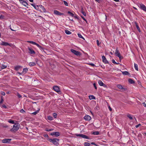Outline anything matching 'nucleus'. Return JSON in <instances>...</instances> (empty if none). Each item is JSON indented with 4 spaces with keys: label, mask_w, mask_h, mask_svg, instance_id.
Instances as JSON below:
<instances>
[{
    "label": "nucleus",
    "mask_w": 146,
    "mask_h": 146,
    "mask_svg": "<svg viewBox=\"0 0 146 146\" xmlns=\"http://www.w3.org/2000/svg\"><path fill=\"white\" fill-rule=\"evenodd\" d=\"M122 74L124 75H128V72L127 71H125L122 72Z\"/></svg>",
    "instance_id": "40"
},
{
    "label": "nucleus",
    "mask_w": 146,
    "mask_h": 146,
    "mask_svg": "<svg viewBox=\"0 0 146 146\" xmlns=\"http://www.w3.org/2000/svg\"><path fill=\"white\" fill-rule=\"evenodd\" d=\"M40 110V109H39L38 110H37L36 111H35L32 113V114H33L34 115H36V114L39 112Z\"/></svg>",
    "instance_id": "29"
},
{
    "label": "nucleus",
    "mask_w": 146,
    "mask_h": 146,
    "mask_svg": "<svg viewBox=\"0 0 146 146\" xmlns=\"http://www.w3.org/2000/svg\"><path fill=\"white\" fill-rule=\"evenodd\" d=\"M54 13L56 15H64V13H60L56 10H54Z\"/></svg>",
    "instance_id": "15"
},
{
    "label": "nucleus",
    "mask_w": 146,
    "mask_h": 146,
    "mask_svg": "<svg viewBox=\"0 0 146 146\" xmlns=\"http://www.w3.org/2000/svg\"><path fill=\"white\" fill-rule=\"evenodd\" d=\"M81 17L82 18V19L84 20L87 23V21L86 19L82 16H81Z\"/></svg>",
    "instance_id": "57"
},
{
    "label": "nucleus",
    "mask_w": 146,
    "mask_h": 146,
    "mask_svg": "<svg viewBox=\"0 0 146 146\" xmlns=\"http://www.w3.org/2000/svg\"><path fill=\"white\" fill-rule=\"evenodd\" d=\"M112 62L115 64H119V63H117V62H115V60H114V59H113L112 60Z\"/></svg>",
    "instance_id": "37"
},
{
    "label": "nucleus",
    "mask_w": 146,
    "mask_h": 146,
    "mask_svg": "<svg viewBox=\"0 0 146 146\" xmlns=\"http://www.w3.org/2000/svg\"><path fill=\"white\" fill-rule=\"evenodd\" d=\"M81 13L83 14L84 15V16H86V13L84 11H81Z\"/></svg>",
    "instance_id": "51"
},
{
    "label": "nucleus",
    "mask_w": 146,
    "mask_h": 146,
    "mask_svg": "<svg viewBox=\"0 0 146 146\" xmlns=\"http://www.w3.org/2000/svg\"><path fill=\"white\" fill-rule=\"evenodd\" d=\"M141 125L140 124H138L136 125L135 126V127L136 128H137L139 126Z\"/></svg>",
    "instance_id": "59"
},
{
    "label": "nucleus",
    "mask_w": 146,
    "mask_h": 146,
    "mask_svg": "<svg viewBox=\"0 0 146 146\" xmlns=\"http://www.w3.org/2000/svg\"><path fill=\"white\" fill-rule=\"evenodd\" d=\"M21 67V66L19 65L16 66L14 68V70L16 71L18 70Z\"/></svg>",
    "instance_id": "19"
},
{
    "label": "nucleus",
    "mask_w": 146,
    "mask_h": 146,
    "mask_svg": "<svg viewBox=\"0 0 146 146\" xmlns=\"http://www.w3.org/2000/svg\"><path fill=\"white\" fill-rule=\"evenodd\" d=\"M11 139H5L2 140V142L3 143H9Z\"/></svg>",
    "instance_id": "9"
},
{
    "label": "nucleus",
    "mask_w": 146,
    "mask_h": 146,
    "mask_svg": "<svg viewBox=\"0 0 146 146\" xmlns=\"http://www.w3.org/2000/svg\"><path fill=\"white\" fill-rule=\"evenodd\" d=\"M84 145L85 146H89L90 145V144L89 143L85 142L84 143Z\"/></svg>",
    "instance_id": "38"
},
{
    "label": "nucleus",
    "mask_w": 146,
    "mask_h": 146,
    "mask_svg": "<svg viewBox=\"0 0 146 146\" xmlns=\"http://www.w3.org/2000/svg\"><path fill=\"white\" fill-rule=\"evenodd\" d=\"M17 96L19 98H21L22 97L21 95H20L19 93H17Z\"/></svg>",
    "instance_id": "42"
},
{
    "label": "nucleus",
    "mask_w": 146,
    "mask_h": 146,
    "mask_svg": "<svg viewBox=\"0 0 146 146\" xmlns=\"http://www.w3.org/2000/svg\"><path fill=\"white\" fill-rule=\"evenodd\" d=\"M8 122L11 123L12 124H15L14 123V121L12 119H10L8 121Z\"/></svg>",
    "instance_id": "31"
},
{
    "label": "nucleus",
    "mask_w": 146,
    "mask_h": 146,
    "mask_svg": "<svg viewBox=\"0 0 146 146\" xmlns=\"http://www.w3.org/2000/svg\"><path fill=\"white\" fill-rule=\"evenodd\" d=\"M0 106H1V107L2 108H5V109L7 108V107L4 104H3V105H1Z\"/></svg>",
    "instance_id": "45"
},
{
    "label": "nucleus",
    "mask_w": 146,
    "mask_h": 146,
    "mask_svg": "<svg viewBox=\"0 0 146 146\" xmlns=\"http://www.w3.org/2000/svg\"><path fill=\"white\" fill-rule=\"evenodd\" d=\"M28 71V69L27 68H25L23 69V70L22 71V73H23V74H25Z\"/></svg>",
    "instance_id": "18"
},
{
    "label": "nucleus",
    "mask_w": 146,
    "mask_h": 146,
    "mask_svg": "<svg viewBox=\"0 0 146 146\" xmlns=\"http://www.w3.org/2000/svg\"><path fill=\"white\" fill-rule=\"evenodd\" d=\"M76 19H79V18L78 16L76 15L75 16H74V17Z\"/></svg>",
    "instance_id": "52"
},
{
    "label": "nucleus",
    "mask_w": 146,
    "mask_h": 146,
    "mask_svg": "<svg viewBox=\"0 0 146 146\" xmlns=\"http://www.w3.org/2000/svg\"><path fill=\"white\" fill-rule=\"evenodd\" d=\"M53 129H45V131H52L53 130Z\"/></svg>",
    "instance_id": "47"
},
{
    "label": "nucleus",
    "mask_w": 146,
    "mask_h": 146,
    "mask_svg": "<svg viewBox=\"0 0 146 146\" xmlns=\"http://www.w3.org/2000/svg\"><path fill=\"white\" fill-rule=\"evenodd\" d=\"M95 1L96 2H98V3H100V1L101 0H95Z\"/></svg>",
    "instance_id": "64"
},
{
    "label": "nucleus",
    "mask_w": 146,
    "mask_h": 146,
    "mask_svg": "<svg viewBox=\"0 0 146 146\" xmlns=\"http://www.w3.org/2000/svg\"><path fill=\"white\" fill-rule=\"evenodd\" d=\"M139 5L141 9L146 12V7L144 5L141 3L139 4Z\"/></svg>",
    "instance_id": "12"
},
{
    "label": "nucleus",
    "mask_w": 146,
    "mask_h": 146,
    "mask_svg": "<svg viewBox=\"0 0 146 146\" xmlns=\"http://www.w3.org/2000/svg\"><path fill=\"white\" fill-rule=\"evenodd\" d=\"M103 62L105 64H108L109 63L108 61L107 60L106 58L105 59V60H104V61H103Z\"/></svg>",
    "instance_id": "39"
},
{
    "label": "nucleus",
    "mask_w": 146,
    "mask_h": 146,
    "mask_svg": "<svg viewBox=\"0 0 146 146\" xmlns=\"http://www.w3.org/2000/svg\"><path fill=\"white\" fill-rule=\"evenodd\" d=\"M4 16L3 15H1L0 14V19H3L4 18Z\"/></svg>",
    "instance_id": "48"
},
{
    "label": "nucleus",
    "mask_w": 146,
    "mask_h": 146,
    "mask_svg": "<svg viewBox=\"0 0 146 146\" xmlns=\"http://www.w3.org/2000/svg\"><path fill=\"white\" fill-rule=\"evenodd\" d=\"M1 95L3 96H5V93L4 92H1Z\"/></svg>",
    "instance_id": "55"
},
{
    "label": "nucleus",
    "mask_w": 146,
    "mask_h": 146,
    "mask_svg": "<svg viewBox=\"0 0 146 146\" xmlns=\"http://www.w3.org/2000/svg\"><path fill=\"white\" fill-rule=\"evenodd\" d=\"M96 42H97V45L98 46H99V40H97L96 41Z\"/></svg>",
    "instance_id": "60"
},
{
    "label": "nucleus",
    "mask_w": 146,
    "mask_h": 146,
    "mask_svg": "<svg viewBox=\"0 0 146 146\" xmlns=\"http://www.w3.org/2000/svg\"><path fill=\"white\" fill-rule=\"evenodd\" d=\"M93 86L95 88V89H96V90H97V88L96 87V84L95 83H94L93 84Z\"/></svg>",
    "instance_id": "53"
},
{
    "label": "nucleus",
    "mask_w": 146,
    "mask_h": 146,
    "mask_svg": "<svg viewBox=\"0 0 146 146\" xmlns=\"http://www.w3.org/2000/svg\"><path fill=\"white\" fill-rule=\"evenodd\" d=\"M115 55L116 56H118L119 58V59L120 60V59L121 58V54L119 52V51L118 50L117 48L116 49V50L115 53Z\"/></svg>",
    "instance_id": "7"
},
{
    "label": "nucleus",
    "mask_w": 146,
    "mask_h": 146,
    "mask_svg": "<svg viewBox=\"0 0 146 146\" xmlns=\"http://www.w3.org/2000/svg\"><path fill=\"white\" fill-rule=\"evenodd\" d=\"M98 83L99 85L101 86H103V85H104V83H103V82H102V81L100 80L98 81Z\"/></svg>",
    "instance_id": "27"
},
{
    "label": "nucleus",
    "mask_w": 146,
    "mask_h": 146,
    "mask_svg": "<svg viewBox=\"0 0 146 146\" xmlns=\"http://www.w3.org/2000/svg\"><path fill=\"white\" fill-rule=\"evenodd\" d=\"M20 3H22L24 6L26 7L27 8H28V7H27V6L28 5V3L27 2L23 0H19Z\"/></svg>",
    "instance_id": "8"
},
{
    "label": "nucleus",
    "mask_w": 146,
    "mask_h": 146,
    "mask_svg": "<svg viewBox=\"0 0 146 146\" xmlns=\"http://www.w3.org/2000/svg\"><path fill=\"white\" fill-rule=\"evenodd\" d=\"M63 2H64V4L66 6H68V3H67V2L65 1H63Z\"/></svg>",
    "instance_id": "46"
},
{
    "label": "nucleus",
    "mask_w": 146,
    "mask_h": 146,
    "mask_svg": "<svg viewBox=\"0 0 146 146\" xmlns=\"http://www.w3.org/2000/svg\"><path fill=\"white\" fill-rule=\"evenodd\" d=\"M48 140L55 145L57 146L59 145L58 142L59 140L58 139L56 138L48 139Z\"/></svg>",
    "instance_id": "1"
},
{
    "label": "nucleus",
    "mask_w": 146,
    "mask_h": 146,
    "mask_svg": "<svg viewBox=\"0 0 146 146\" xmlns=\"http://www.w3.org/2000/svg\"><path fill=\"white\" fill-rule=\"evenodd\" d=\"M27 42L28 43L32 44H34V45H36V44H37L36 43L34 42H33V41H27Z\"/></svg>",
    "instance_id": "23"
},
{
    "label": "nucleus",
    "mask_w": 146,
    "mask_h": 146,
    "mask_svg": "<svg viewBox=\"0 0 146 146\" xmlns=\"http://www.w3.org/2000/svg\"><path fill=\"white\" fill-rule=\"evenodd\" d=\"M89 98L90 100H92V99H95L96 98L93 95H91L89 96Z\"/></svg>",
    "instance_id": "22"
},
{
    "label": "nucleus",
    "mask_w": 146,
    "mask_h": 146,
    "mask_svg": "<svg viewBox=\"0 0 146 146\" xmlns=\"http://www.w3.org/2000/svg\"><path fill=\"white\" fill-rule=\"evenodd\" d=\"M94 109L96 110H98L100 109L99 106H96L94 108Z\"/></svg>",
    "instance_id": "44"
},
{
    "label": "nucleus",
    "mask_w": 146,
    "mask_h": 146,
    "mask_svg": "<svg viewBox=\"0 0 146 146\" xmlns=\"http://www.w3.org/2000/svg\"><path fill=\"white\" fill-rule=\"evenodd\" d=\"M135 26L137 28V29L138 30V31L139 32H140L141 31L140 29V28L139 27V26L138 25L137 23L136 22H135Z\"/></svg>",
    "instance_id": "21"
},
{
    "label": "nucleus",
    "mask_w": 146,
    "mask_h": 146,
    "mask_svg": "<svg viewBox=\"0 0 146 146\" xmlns=\"http://www.w3.org/2000/svg\"><path fill=\"white\" fill-rule=\"evenodd\" d=\"M99 134V133L98 131H94L92 132V134L93 135H98Z\"/></svg>",
    "instance_id": "25"
},
{
    "label": "nucleus",
    "mask_w": 146,
    "mask_h": 146,
    "mask_svg": "<svg viewBox=\"0 0 146 146\" xmlns=\"http://www.w3.org/2000/svg\"><path fill=\"white\" fill-rule=\"evenodd\" d=\"M29 65L31 66H35L36 63L35 62H30L29 63Z\"/></svg>",
    "instance_id": "20"
},
{
    "label": "nucleus",
    "mask_w": 146,
    "mask_h": 146,
    "mask_svg": "<svg viewBox=\"0 0 146 146\" xmlns=\"http://www.w3.org/2000/svg\"><path fill=\"white\" fill-rule=\"evenodd\" d=\"M134 67L135 70L137 71L138 70V65L136 64H134Z\"/></svg>",
    "instance_id": "32"
},
{
    "label": "nucleus",
    "mask_w": 146,
    "mask_h": 146,
    "mask_svg": "<svg viewBox=\"0 0 146 146\" xmlns=\"http://www.w3.org/2000/svg\"><path fill=\"white\" fill-rule=\"evenodd\" d=\"M53 89L55 91L57 92H59L60 91L59 87L57 86H54Z\"/></svg>",
    "instance_id": "10"
},
{
    "label": "nucleus",
    "mask_w": 146,
    "mask_h": 146,
    "mask_svg": "<svg viewBox=\"0 0 146 146\" xmlns=\"http://www.w3.org/2000/svg\"><path fill=\"white\" fill-rule=\"evenodd\" d=\"M84 118L86 120L90 121L91 119V117L89 115H85Z\"/></svg>",
    "instance_id": "16"
},
{
    "label": "nucleus",
    "mask_w": 146,
    "mask_h": 146,
    "mask_svg": "<svg viewBox=\"0 0 146 146\" xmlns=\"http://www.w3.org/2000/svg\"><path fill=\"white\" fill-rule=\"evenodd\" d=\"M133 116H131L130 114H128V118L131 120H133Z\"/></svg>",
    "instance_id": "28"
},
{
    "label": "nucleus",
    "mask_w": 146,
    "mask_h": 146,
    "mask_svg": "<svg viewBox=\"0 0 146 146\" xmlns=\"http://www.w3.org/2000/svg\"><path fill=\"white\" fill-rule=\"evenodd\" d=\"M53 115L54 118H56L57 116V114L55 113H53Z\"/></svg>",
    "instance_id": "41"
},
{
    "label": "nucleus",
    "mask_w": 146,
    "mask_h": 146,
    "mask_svg": "<svg viewBox=\"0 0 146 146\" xmlns=\"http://www.w3.org/2000/svg\"><path fill=\"white\" fill-rule=\"evenodd\" d=\"M117 87L119 89H123V87L122 86L121 84H117Z\"/></svg>",
    "instance_id": "26"
},
{
    "label": "nucleus",
    "mask_w": 146,
    "mask_h": 146,
    "mask_svg": "<svg viewBox=\"0 0 146 146\" xmlns=\"http://www.w3.org/2000/svg\"><path fill=\"white\" fill-rule=\"evenodd\" d=\"M20 125L18 123H15L13 125V127L11 129L10 131L13 132H15L18 130L19 128Z\"/></svg>",
    "instance_id": "2"
},
{
    "label": "nucleus",
    "mask_w": 146,
    "mask_h": 146,
    "mask_svg": "<svg viewBox=\"0 0 146 146\" xmlns=\"http://www.w3.org/2000/svg\"><path fill=\"white\" fill-rule=\"evenodd\" d=\"M4 101V100L3 99V97L2 96H1V100L0 101V105H1V104L3 103V102Z\"/></svg>",
    "instance_id": "30"
},
{
    "label": "nucleus",
    "mask_w": 146,
    "mask_h": 146,
    "mask_svg": "<svg viewBox=\"0 0 146 146\" xmlns=\"http://www.w3.org/2000/svg\"><path fill=\"white\" fill-rule=\"evenodd\" d=\"M47 118L50 121H52L53 119L52 117L51 116H48Z\"/></svg>",
    "instance_id": "34"
},
{
    "label": "nucleus",
    "mask_w": 146,
    "mask_h": 146,
    "mask_svg": "<svg viewBox=\"0 0 146 146\" xmlns=\"http://www.w3.org/2000/svg\"><path fill=\"white\" fill-rule=\"evenodd\" d=\"M143 106L145 107H146V104L145 103V102H143Z\"/></svg>",
    "instance_id": "62"
},
{
    "label": "nucleus",
    "mask_w": 146,
    "mask_h": 146,
    "mask_svg": "<svg viewBox=\"0 0 146 146\" xmlns=\"http://www.w3.org/2000/svg\"><path fill=\"white\" fill-rule=\"evenodd\" d=\"M17 74H19V75H22V74H23V73H22V72H17Z\"/></svg>",
    "instance_id": "58"
},
{
    "label": "nucleus",
    "mask_w": 146,
    "mask_h": 146,
    "mask_svg": "<svg viewBox=\"0 0 146 146\" xmlns=\"http://www.w3.org/2000/svg\"><path fill=\"white\" fill-rule=\"evenodd\" d=\"M65 33L67 35H70L72 33L67 30H66L65 31Z\"/></svg>",
    "instance_id": "24"
},
{
    "label": "nucleus",
    "mask_w": 146,
    "mask_h": 146,
    "mask_svg": "<svg viewBox=\"0 0 146 146\" xmlns=\"http://www.w3.org/2000/svg\"><path fill=\"white\" fill-rule=\"evenodd\" d=\"M76 135L77 137H81L82 138H86V139H90V138H89V137H88V136H87L85 135H83V134H76Z\"/></svg>",
    "instance_id": "4"
},
{
    "label": "nucleus",
    "mask_w": 146,
    "mask_h": 146,
    "mask_svg": "<svg viewBox=\"0 0 146 146\" xmlns=\"http://www.w3.org/2000/svg\"><path fill=\"white\" fill-rule=\"evenodd\" d=\"M108 108H109V110L110 111H111L112 110V109L111 108V107L110 106H109Z\"/></svg>",
    "instance_id": "61"
},
{
    "label": "nucleus",
    "mask_w": 146,
    "mask_h": 146,
    "mask_svg": "<svg viewBox=\"0 0 146 146\" xmlns=\"http://www.w3.org/2000/svg\"><path fill=\"white\" fill-rule=\"evenodd\" d=\"M31 5L33 6L37 10V6H36V5H35L33 3H31Z\"/></svg>",
    "instance_id": "35"
},
{
    "label": "nucleus",
    "mask_w": 146,
    "mask_h": 146,
    "mask_svg": "<svg viewBox=\"0 0 146 146\" xmlns=\"http://www.w3.org/2000/svg\"><path fill=\"white\" fill-rule=\"evenodd\" d=\"M0 44L5 46H9L11 47H12L13 46V45L12 44H9L7 42L3 41H2V42L0 43Z\"/></svg>",
    "instance_id": "6"
},
{
    "label": "nucleus",
    "mask_w": 146,
    "mask_h": 146,
    "mask_svg": "<svg viewBox=\"0 0 146 146\" xmlns=\"http://www.w3.org/2000/svg\"><path fill=\"white\" fill-rule=\"evenodd\" d=\"M68 13L70 15V16H71L72 17H74V14L71 12L68 11Z\"/></svg>",
    "instance_id": "33"
},
{
    "label": "nucleus",
    "mask_w": 146,
    "mask_h": 146,
    "mask_svg": "<svg viewBox=\"0 0 146 146\" xmlns=\"http://www.w3.org/2000/svg\"><path fill=\"white\" fill-rule=\"evenodd\" d=\"M28 49L29 51V53L31 54H35V51L33 50V49L31 48L28 47Z\"/></svg>",
    "instance_id": "13"
},
{
    "label": "nucleus",
    "mask_w": 146,
    "mask_h": 146,
    "mask_svg": "<svg viewBox=\"0 0 146 146\" xmlns=\"http://www.w3.org/2000/svg\"><path fill=\"white\" fill-rule=\"evenodd\" d=\"M1 68L4 69V68H6L7 67V66L4 65L3 64L1 66Z\"/></svg>",
    "instance_id": "43"
},
{
    "label": "nucleus",
    "mask_w": 146,
    "mask_h": 146,
    "mask_svg": "<svg viewBox=\"0 0 146 146\" xmlns=\"http://www.w3.org/2000/svg\"><path fill=\"white\" fill-rule=\"evenodd\" d=\"M44 136L45 137L48 138L49 137L48 134H45L44 135Z\"/></svg>",
    "instance_id": "54"
},
{
    "label": "nucleus",
    "mask_w": 146,
    "mask_h": 146,
    "mask_svg": "<svg viewBox=\"0 0 146 146\" xmlns=\"http://www.w3.org/2000/svg\"><path fill=\"white\" fill-rule=\"evenodd\" d=\"M78 35L79 38L83 39L84 40V38L82 36L81 34L78 33Z\"/></svg>",
    "instance_id": "36"
},
{
    "label": "nucleus",
    "mask_w": 146,
    "mask_h": 146,
    "mask_svg": "<svg viewBox=\"0 0 146 146\" xmlns=\"http://www.w3.org/2000/svg\"><path fill=\"white\" fill-rule=\"evenodd\" d=\"M71 51L76 56H80L81 55L80 52L76 50L73 49H71Z\"/></svg>",
    "instance_id": "5"
},
{
    "label": "nucleus",
    "mask_w": 146,
    "mask_h": 146,
    "mask_svg": "<svg viewBox=\"0 0 146 146\" xmlns=\"http://www.w3.org/2000/svg\"><path fill=\"white\" fill-rule=\"evenodd\" d=\"M128 82L131 84H134L135 83V81L130 78H128Z\"/></svg>",
    "instance_id": "17"
},
{
    "label": "nucleus",
    "mask_w": 146,
    "mask_h": 146,
    "mask_svg": "<svg viewBox=\"0 0 146 146\" xmlns=\"http://www.w3.org/2000/svg\"><path fill=\"white\" fill-rule=\"evenodd\" d=\"M91 144H92V145H96V144L94 142H92L91 143Z\"/></svg>",
    "instance_id": "63"
},
{
    "label": "nucleus",
    "mask_w": 146,
    "mask_h": 146,
    "mask_svg": "<svg viewBox=\"0 0 146 146\" xmlns=\"http://www.w3.org/2000/svg\"><path fill=\"white\" fill-rule=\"evenodd\" d=\"M102 61H104V60H105V59L106 58L104 56H103L102 57Z\"/></svg>",
    "instance_id": "50"
},
{
    "label": "nucleus",
    "mask_w": 146,
    "mask_h": 146,
    "mask_svg": "<svg viewBox=\"0 0 146 146\" xmlns=\"http://www.w3.org/2000/svg\"><path fill=\"white\" fill-rule=\"evenodd\" d=\"M50 135H55L56 137H58L60 135V133L58 132H56L50 133Z\"/></svg>",
    "instance_id": "11"
},
{
    "label": "nucleus",
    "mask_w": 146,
    "mask_h": 146,
    "mask_svg": "<svg viewBox=\"0 0 146 146\" xmlns=\"http://www.w3.org/2000/svg\"><path fill=\"white\" fill-rule=\"evenodd\" d=\"M36 46H38L39 48L41 50H42L45 53H46V52L45 50H46V49H45L43 47L40 46L38 44H37Z\"/></svg>",
    "instance_id": "14"
},
{
    "label": "nucleus",
    "mask_w": 146,
    "mask_h": 146,
    "mask_svg": "<svg viewBox=\"0 0 146 146\" xmlns=\"http://www.w3.org/2000/svg\"><path fill=\"white\" fill-rule=\"evenodd\" d=\"M88 64L93 66H94L95 65L93 63H89Z\"/></svg>",
    "instance_id": "56"
},
{
    "label": "nucleus",
    "mask_w": 146,
    "mask_h": 146,
    "mask_svg": "<svg viewBox=\"0 0 146 146\" xmlns=\"http://www.w3.org/2000/svg\"><path fill=\"white\" fill-rule=\"evenodd\" d=\"M37 6V10L40 11L41 12H45L46 10L44 6L41 5H36Z\"/></svg>",
    "instance_id": "3"
},
{
    "label": "nucleus",
    "mask_w": 146,
    "mask_h": 146,
    "mask_svg": "<svg viewBox=\"0 0 146 146\" xmlns=\"http://www.w3.org/2000/svg\"><path fill=\"white\" fill-rule=\"evenodd\" d=\"M20 112L22 113H24L25 112V111L23 109L21 110H20Z\"/></svg>",
    "instance_id": "49"
}]
</instances>
